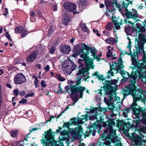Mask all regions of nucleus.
Segmentation results:
<instances>
[{
  "label": "nucleus",
  "mask_w": 146,
  "mask_h": 146,
  "mask_svg": "<svg viewBox=\"0 0 146 146\" xmlns=\"http://www.w3.org/2000/svg\"><path fill=\"white\" fill-rule=\"evenodd\" d=\"M88 115H83L82 116L81 120H86L87 119Z\"/></svg>",
  "instance_id": "nucleus-64"
},
{
  "label": "nucleus",
  "mask_w": 146,
  "mask_h": 146,
  "mask_svg": "<svg viewBox=\"0 0 146 146\" xmlns=\"http://www.w3.org/2000/svg\"><path fill=\"white\" fill-rule=\"evenodd\" d=\"M145 25L144 24L143 26H142V25L140 23H137L136 24V26L135 29H136V36L137 35V33H141L143 32L145 33L146 32V29L145 27Z\"/></svg>",
  "instance_id": "nucleus-18"
},
{
  "label": "nucleus",
  "mask_w": 146,
  "mask_h": 146,
  "mask_svg": "<svg viewBox=\"0 0 146 146\" xmlns=\"http://www.w3.org/2000/svg\"><path fill=\"white\" fill-rule=\"evenodd\" d=\"M94 63L93 61L90 63L89 62H86V68H85V73H86L88 75H89L90 74L89 70L90 68L94 69L95 66L94 65Z\"/></svg>",
  "instance_id": "nucleus-24"
},
{
  "label": "nucleus",
  "mask_w": 146,
  "mask_h": 146,
  "mask_svg": "<svg viewBox=\"0 0 146 146\" xmlns=\"http://www.w3.org/2000/svg\"><path fill=\"white\" fill-rule=\"evenodd\" d=\"M39 55L38 52L35 50L29 54L26 59V61L28 62H32L35 61Z\"/></svg>",
  "instance_id": "nucleus-16"
},
{
  "label": "nucleus",
  "mask_w": 146,
  "mask_h": 146,
  "mask_svg": "<svg viewBox=\"0 0 146 146\" xmlns=\"http://www.w3.org/2000/svg\"><path fill=\"white\" fill-rule=\"evenodd\" d=\"M13 93L16 96H17L19 94V90L17 89H15L13 90Z\"/></svg>",
  "instance_id": "nucleus-54"
},
{
  "label": "nucleus",
  "mask_w": 146,
  "mask_h": 146,
  "mask_svg": "<svg viewBox=\"0 0 146 146\" xmlns=\"http://www.w3.org/2000/svg\"><path fill=\"white\" fill-rule=\"evenodd\" d=\"M83 129L81 126L77 127L75 128H70L69 131L64 130L60 132V134L62 137L67 136H69V133L72 137L75 139H81L82 136Z\"/></svg>",
  "instance_id": "nucleus-6"
},
{
  "label": "nucleus",
  "mask_w": 146,
  "mask_h": 146,
  "mask_svg": "<svg viewBox=\"0 0 146 146\" xmlns=\"http://www.w3.org/2000/svg\"><path fill=\"white\" fill-rule=\"evenodd\" d=\"M105 41L108 43L114 45L115 43V39L113 38H108L106 39Z\"/></svg>",
  "instance_id": "nucleus-32"
},
{
  "label": "nucleus",
  "mask_w": 146,
  "mask_h": 146,
  "mask_svg": "<svg viewBox=\"0 0 146 146\" xmlns=\"http://www.w3.org/2000/svg\"><path fill=\"white\" fill-rule=\"evenodd\" d=\"M117 62L115 61L113 62L111 65V64L109 63L110 66V69L107 72L108 74H110L111 76H114V72L113 70H116L117 72H118L119 70L120 69V67L123 69L124 66L123 63V60L122 58L120 57L118 58L117 60Z\"/></svg>",
  "instance_id": "nucleus-9"
},
{
  "label": "nucleus",
  "mask_w": 146,
  "mask_h": 146,
  "mask_svg": "<svg viewBox=\"0 0 146 146\" xmlns=\"http://www.w3.org/2000/svg\"><path fill=\"white\" fill-rule=\"evenodd\" d=\"M125 22L123 23V21H121L119 23V25H122L123 24H125L126 23L127 24V22L128 21H127L126 19H125L124 20Z\"/></svg>",
  "instance_id": "nucleus-59"
},
{
  "label": "nucleus",
  "mask_w": 146,
  "mask_h": 146,
  "mask_svg": "<svg viewBox=\"0 0 146 146\" xmlns=\"http://www.w3.org/2000/svg\"><path fill=\"white\" fill-rule=\"evenodd\" d=\"M137 45L135 43V47L136 49L133 50V53L131 51V47L128 48L130 51L129 55L131 56L132 64L134 66V68L137 69L136 72L138 74L139 78L146 79V76L144 74L146 69V53H143V56L141 60V62L140 63V60H138V54L142 53V51L139 48H138Z\"/></svg>",
  "instance_id": "nucleus-2"
},
{
  "label": "nucleus",
  "mask_w": 146,
  "mask_h": 146,
  "mask_svg": "<svg viewBox=\"0 0 146 146\" xmlns=\"http://www.w3.org/2000/svg\"><path fill=\"white\" fill-rule=\"evenodd\" d=\"M52 132L51 129L45 131L43 135L44 136L45 139H42L41 140V143L43 144H45L46 146H49L54 141L53 135H52Z\"/></svg>",
  "instance_id": "nucleus-11"
},
{
  "label": "nucleus",
  "mask_w": 146,
  "mask_h": 146,
  "mask_svg": "<svg viewBox=\"0 0 146 146\" xmlns=\"http://www.w3.org/2000/svg\"><path fill=\"white\" fill-rule=\"evenodd\" d=\"M141 130L143 133L146 134V126H143L141 129Z\"/></svg>",
  "instance_id": "nucleus-58"
},
{
  "label": "nucleus",
  "mask_w": 146,
  "mask_h": 146,
  "mask_svg": "<svg viewBox=\"0 0 146 146\" xmlns=\"http://www.w3.org/2000/svg\"><path fill=\"white\" fill-rule=\"evenodd\" d=\"M3 92L1 86H0V110L2 107L3 103Z\"/></svg>",
  "instance_id": "nucleus-34"
},
{
  "label": "nucleus",
  "mask_w": 146,
  "mask_h": 146,
  "mask_svg": "<svg viewBox=\"0 0 146 146\" xmlns=\"http://www.w3.org/2000/svg\"><path fill=\"white\" fill-rule=\"evenodd\" d=\"M56 48L54 46H52L49 49V52L51 54L55 52Z\"/></svg>",
  "instance_id": "nucleus-50"
},
{
  "label": "nucleus",
  "mask_w": 146,
  "mask_h": 146,
  "mask_svg": "<svg viewBox=\"0 0 146 146\" xmlns=\"http://www.w3.org/2000/svg\"><path fill=\"white\" fill-rule=\"evenodd\" d=\"M57 79L60 81H65L66 80L65 78L61 77L60 74H59Z\"/></svg>",
  "instance_id": "nucleus-55"
},
{
  "label": "nucleus",
  "mask_w": 146,
  "mask_h": 146,
  "mask_svg": "<svg viewBox=\"0 0 146 146\" xmlns=\"http://www.w3.org/2000/svg\"><path fill=\"white\" fill-rule=\"evenodd\" d=\"M56 28L53 26H50L48 30V36L50 37H51L52 35L54 32Z\"/></svg>",
  "instance_id": "nucleus-30"
},
{
  "label": "nucleus",
  "mask_w": 146,
  "mask_h": 146,
  "mask_svg": "<svg viewBox=\"0 0 146 146\" xmlns=\"http://www.w3.org/2000/svg\"><path fill=\"white\" fill-rule=\"evenodd\" d=\"M140 120L141 119H140L133 120V124H131V126H130L131 127H129V128H131L134 127L135 128H137L140 127Z\"/></svg>",
  "instance_id": "nucleus-26"
},
{
  "label": "nucleus",
  "mask_w": 146,
  "mask_h": 146,
  "mask_svg": "<svg viewBox=\"0 0 146 146\" xmlns=\"http://www.w3.org/2000/svg\"><path fill=\"white\" fill-rule=\"evenodd\" d=\"M23 29L22 26H18L15 29V32L16 33L20 34L23 31Z\"/></svg>",
  "instance_id": "nucleus-35"
},
{
  "label": "nucleus",
  "mask_w": 146,
  "mask_h": 146,
  "mask_svg": "<svg viewBox=\"0 0 146 146\" xmlns=\"http://www.w3.org/2000/svg\"><path fill=\"white\" fill-rule=\"evenodd\" d=\"M88 1L87 0H80V3L78 4V6L80 9L82 11L85 8Z\"/></svg>",
  "instance_id": "nucleus-27"
},
{
  "label": "nucleus",
  "mask_w": 146,
  "mask_h": 146,
  "mask_svg": "<svg viewBox=\"0 0 146 146\" xmlns=\"http://www.w3.org/2000/svg\"><path fill=\"white\" fill-rule=\"evenodd\" d=\"M98 80L100 81H102L103 82L104 80H105V81L106 80L104 78V76L102 75H98L97 77Z\"/></svg>",
  "instance_id": "nucleus-44"
},
{
  "label": "nucleus",
  "mask_w": 146,
  "mask_h": 146,
  "mask_svg": "<svg viewBox=\"0 0 146 146\" xmlns=\"http://www.w3.org/2000/svg\"><path fill=\"white\" fill-rule=\"evenodd\" d=\"M19 130L16 129H12L10 132L11 136L13 138H16L17 137Z\"/></svg>",
  "instance_id": "nucleus-28"
},
{
  "label": "nucleus",
  "mask_w": 146,
  "mask_h": 146,
  "mask_svg": "<svg viewBox=\"0 0 146 146\" xmlns=\"http://www.w3.org/2000/svg\"><path fill=\"white\" fill-rule=\"evenodd\" d=\"M70 98L74 102L73 103L74 104H75L79 99V98H78L79 96L76 95H71L70 94Z\"/></svg>",
  "instance_id": "nucleus-33"
},
{
  "label": "nucleus",
  "mask_w": 146,
  "mask_h": 146,
  "mask_svg": "<svg viewBox=\"0 0 146 146\" xmlns=\"http://www.w3.org/2000/svg\"><path fill=\"white\" fill-rule=\"evenodd\" d=\"M50 74L52 76L56 78L57 79L59 75L58 74H55V73H54L52 72H50Z\"/></svg>",
  "instance_id": "nucleus-57"
},
{
  "label": "nucleus",
  "mask_w": 146,
  "mask_h": 146,
  "mask_svg": "<svg viewBox=\"0 0 146 146\" xmlns=\"http://www.w3.org/2000/svg\"><path fill=\"white\" fill-rule=\"evenodd\" d=\"M50 67L48 65H47L44 68V69L46 72H48L50 70Z\"/></svg>",
  "instance_id": "nucleus-62"
},
{
  "label": "nucleus",
  "mask_w": 146,
  "mask_h": 146,
  "mask_svg": "<svg viewBox=\"0 0 146 146\" xmlns=\"http://www.w3.org/2000/svg\"><path fill=\"white\" fill-rule=\"evenodd\" d=\"M26 80L25 77L22 73L17 74L14 79V83L17 85L21 84L25 82Z\"/></svg>",
  "instance_id": "nucleus-14"
},
{
  "label": "nucleus",
  "mask_w": 146,
  "mask_h": 146,
  "mask_svg": "<svg viewBox=\"0 0 146 146\" xmlns=\"http://www.w3.org/2000/svg\"><path fill=\"white\" fill-rule=\"evenodd\" d=\"M80 84H81V81L76 78L75 81V85H73V86H81L80 85Z\"/></svg>",
  "instance_id": "nucleus-45"
},
{
  "label": "nucleus",
  "mask_w": 146,
  "mask_h": 146,
  "mask_svg": "<svg viewBox=\"0 0 146 146\" xmlns=\"http://www.w3.org/2000/svg\"><path fill=\"white\" fill-rule=\"evenodd\" d=\"M139 113V117H136L138 119H140V117H142V119H141V121L142 124L146 125V109H145Z\"/></svg>",
  "instance_id": "nucleus-22"
},
{
  "label": "nucleus",
  "mask_w": 146,
  "mask_h": 146,
  "mask_svg": "<svg viewBox=\"0 0 146 146\" xmlns=\"http://www.w3.org/2000/svg\"><path fill=\"white\" fill-rule=\"evenodd\" d=\"M93 31L94 33H96V35L98 36H100V34L99 33L98 30L94 29L93 30Z\"/></svg>",
  "instance_id": "nucleus-61"
},
{
  "label": "nucleus",
  "mask_w": 146,
  "mask_h": 146,
  "mask_svg": "<svg viewBox=\"0 0 146 146\" xmlns=\"http://www.w3.org/2000/svg\"><path fill=\"white\" fill-rule=\"evenodd\" d=\"M26 94V92L24 90H22L19 92V94L22 97Z\"/></svg>",
  "instance_id": "nucleus-60"
},
{
  "label": "nucleus",
  "mask_w": 146,
  "mask_h": 146,
  "mask_svg": "<svg viewBox=\"0 0 146 146\" xmlns=\"http://www.w3.org/2000/svg\"><path fill=\"white\" fill-rule=\"evenodd\" d=\"M73 87V85L72 84H70V86L67 85L64 88V89L66 90V92L68 93L69 92V90H70L71 93L70 94L72 95V88Z\"/></svg>",
  "instance_id": "nucleus-38"
},
{
  "label": "nucleus",
  "mask_w": 146,
  "mask_h": 146,
  "mask_svg": "<svg viewBox=\"0 0 146 146\" xmlns=\"http://www.w3.org/2000/svg\"><path fill=\"white\" fill-rule=\"evenodd\" d=\"M67 138L66 137H62V138L60 139V140H59V144H60V145L61 146H63L64 144L62 142V141L66 140H67Z\"/></svg>",
  "instance_id": "nucleus-43"
},
{
  "label": "nucleus",
  "mask_w": 146,
  "mask_h": 146,
  "mask_svg": "<svg viewBox=\"0 0 146 146\" xmlns=\"http://www.w3.org/2000/svg\"><path fill=\"white\" fill-rule=\"evenodd\" d=\"M92 108L90 110V112L93 113L95 111H97L98 110V108L97 107H91Z\"/></svg>",
  "instance_id": "nucleus-51"
},
{
  "label": "nucleus",
  "mask_w": 146,
  "mask_h": 146,
  "mask_svg": "<svg viewBox=\"0 0 146 146\" xmlns=\"http://www.w3.org/2000/svg\"><path fill=\"white\" fill-rule=\"evenodd\" d=\"M105 3L107 8L108 7H110L111 9V10H108L109 12H113L115 10L114 6L115 2H114L111 0H105Z\"/></svg>",
  "instance_id": "nucleus-19"
},
{
  "label": "nucleus",
  "mask_w": 146,
  "mask_h": 146,
  "mask_svg": "<svg viewBox=\"0 0 146 146\" xmlns=\"http://www.w3.org/2000/svg\"><path fill=\"white\" fill-rule=\"evenodd\" d=\"M117 82V80L116 79H112L110 80H106L105 82L103 83L104 86L101 87V88H103V90L105 91V95H110L108 99L110 101H112L113 99V96L112 93L114 87L112 86V85H115Z\"/></svg>",
  "instance_id": "nucleus-7"
},
{
  "label": "nucleus",
  "mask_w": 146,
  "mask_h": 146,
  "mask_svg": "<svg viewBox=\"0 0 146 146\" xmlns=\"http://www.w3.org/2000/svg\"><path fill=\"white\" fill-rule=\"evenodd\" d=\"M132 1H130L129 0H123L122 4L121 5V7L124 8L125 11V13L124 14L126 17L127 19L132 18L135 21V22H138L141 21L136 18L138 17V14L136 10L133 9L132 11H129L127 9L128 6L130 4H132Z\"/></svg>",
  "instance_id": "nucleus-5"
},
{
  "label": "nucleus",
  "mask_w": 146,
  "mask_h": 146,
  "mask_svg": "<svg viewBox=\"0 0 146 146\" xmlns=\"http://www.w3.org/2000/svg\"><path fill=\"white\" fill-rule=\"evenodd\" d=\"M35 95V94L34 93V92H32L31 93H29V94H27L25 95V97L26 98L29 97H33Z\"/></svg>",
  "instance_id": "nucleus-47"
},
{
  "label": "nucleus",
  "mask_w": 146,
  "mask_h": 146,
  "mask_svg": "<svg viewBox=\"0 0 146 146\" xmlns=\"http://www.w3.org/2000/svg\"><path fill=\"white\" fill-rule=\"evenodd\" d=\"M90 53L91 52H88V51L87 52L82 54L80 55V57L82 58L83 59H78V64L79 66L77 67L78 69H79L81 67H83L84 63L86 66V62H89L90 63L93 61L94 59V58L92 59L88 56Z\"/></svg>",
  "instance_id": "nucleus-10"
},
{
  "label": "nucleus",
  "mask_w": 146,
  "mask_h": 146,
  "mask_svg": "<svg viewBox=\"0 0 146 146\" xmlns=\"http://www.w3.org/2000/svg\"><path fill=\"white\" fill-rule=\"evenodd\" d=\"M71 19L69 16L68 14H65L62 20V23L65 25H67Z\"/></svg>",
  "instance_id": "nucleus-25"
},
{
  "label": "nucleus",
  "mask_w": 146,
  "mask_h": 146,
  "mask_svg": "<svg viewBox=\"0 0 146 146\" xmlns=\"http://www.w3.org/2000/svg\"><path fill=\"white\" fill-rule=\"evenodd\" d=\"M115 4L116 5V7L118 9L119 11L120 12L122 11V10L121 8V6L117 2H115Z\"/></svg>",
  "instance_id": "nucleus-46"
},
{
  "label": "nucleus",
  "mask_w": 146,
  "mask_h": 146,
  "mask_svg": "<svg viewBox=\"0 0 146 146\" xmlns=\"http://www.w3.org/2000/svg\"><path fill=\"white\" fill-rule=\"evenodd\" d=\"M5 35L6 37L10 41H12V40L11 37L10 35L9 34L8 32L6 31L5 33Z\"/></svg>",
  "instance_id": "nucleus-48"
},
{
  "label": "nucleus",
  "mask_w": 146,
  "mask_h": 146,
  "mask_svg": "<svg viewBox=\"0 0 146 146\" xmlns=\"http://www.w3.org/2000/svg\"><path fill=\"white\" fill-rule=\"evenodd\" d=\"M52 9L54 11H55L57 10V5L56 4L53 3L52 4Z\"/></svg>",
  "instance_id": "nucleus-49"
},
{
  "label": "nucleus",
  "mask_w": 146,
  "mask_h": 146,
  "mask_svg": "<svg viewBox=\"0 0 146 146\" xmlns=\"http://www.w3.org/2000/svg\"><path fill=\"white\" fill-rule=\"evenodd\" d=\"M64 124L62 126V127H66L69 128L70 125H71L70 122L68 121V122H64Z\"/></svg>",
  "instance_id": "nucleus-42"
},
{
  "label": "nucleus",
  "mask_w": 146,
  "mask_h": 146,
  "mask_svg": "<svg viewBox=\"0 0 146 146\" xmlns=\"http://www.w3.org/2000/svg\"><path fill=\"white\" fill-rule=\"evenodd\" d=\"M60 50L63 53L68 54L71 51V47L69 45L62 44L60 46Z\"/></svg>",
  "instance_id": "nucleus-21"
},
{
  "label": "nucleus",
  "mask_w": 146,
  "mask_h": 146,
  "mask_svg": "<svg viewBox=\"0 0 146 146\" xmlns=\"http://www.w3.org/2000/svg\"><path fill=\"white\" fill-rule=\"evenodd\" d=\"M125 92V95L128 96L131 95L133 98V102L130 107L132 109L134 115L136 117H139V113L145 110V108H143L139 107L138 108H136L137 106V102L138 101L141 100L144 96V92Z\"/></svg>",
  "instance_id": "nucleus-4"
},
{
  "label": "nucleus",
  "mask_w": 146,
  "mask_h": 146,
  "mask_svg": "<svg viewBox=\"0 0 146 146\" xmlns=\"http://www.w3.org/2000/svg\"><path fill=\"white\" fill-rule=\"evenodd\" d=\"M126 119H125L123 121V120H118L117 121L116 123V126L117 127L120 126L121 125H123L124 127H131V124L130 122L129 121H128L127 123H126L125 120Z\"/></svg>",
  "instance_id": "nucleus-23"
},
{
  "label": "nucleus",
  "mask_w": 146,
  "mask_h": 146,
  "mask_svg": "<svg viewBox=\"0 0 146 146\" xmlns=\"http://www.w3.org/2000/svg\"><path fill=\"white\" fill-rule=\"evenodd\" d=\"M119 73L122 75H126L128 76V77H129V75H130L129 73L126 71H125L123 70V69L122 67H120V69L119 70Z\"/></svg>",
  "instance_id": "nucleus-39"
},
{
  "label": "nucleus",
  "mask_w": 146,
  "mask_h": 146,
  "mask_svg": "<svg viewBox=\"0 0 146 146\" xmlns=\"http://www.w3.org/2000/svg\"><path fill=\"white\" fill-rule=\"evenodd\" d=\"M27 100L26 99L23 98L19 101V103L20 104H25L27 103Z\"/></svg>",
  "instance_id": "nucleus-56"
},
{
  "label": "nucleus",
  "mask_w": 146,
  "mask_h": 146,
  "mask_svg": "<svg viewBox=\"0 0 146 146\" xmlns=\"http://www.w3.org/2000/svg\"><path fill=\"white\" fill-rule=\"evenodd\" d=\"M112 21L113 23L114 24V27H115L116 30L120 29L121 27L117 21L116 20L115 21L113 19H112Z\"/></svg>",
  "instance_id": "nucleus-36"
},
{
  "label": "nucleus",
  "mask_w": 146,
  "mask_h": 146,
  "mask_svg": "<svg viewBox=\"0 0 146 146\" xmlns=\"http://www.w3.org/2000/svg\"><path fill=\"white\" fill-rule=\"evenodd\" d=\"M40 86L42 87L45 88L46 87V85L45 83V80H42L40 82Z\"/></svg>",
  "instance_id": "nucleus-52"
},
{
  "label": "nucleus",
  "mask_w": 146,
  "mask_h": 146,
  "mask_svg": "<svg viewBox=\"0 0 146 146\" xmlns=\"http://www.w3.org/2000/svg\"><path fill=\"white\" fill-rule=\"evenodd\" d=\"M73 52L72 56L74 58L77 56L80 55L82 54L88 52H91L90 56L94 57V59H96L98 61H100V59L97 56V50L94 47L89 46L85 43H79L75 45L73 48Z\"/></svg>",
  "instance_id": "nucleus-3"
},
{
  "label": "nucleus",
  "mask_w": 146,
  "mask_h": 146,
  "mask_svg": "<svg viewBox=\"0 0 146 146\" xmlns=\"http://www.w3.org/2000/svg\"><path fill=\"white\" fill-rule=\"evenodd\" d=\"M86 89L83 86H73L72 88V95H76L79 96V98H82L83 96V92Z\"/></svg>",
  "instance_id": "nucleus-13"
},
{
  "label": "nucleus",
  "mask_w": 146,
  "mask_h": 146,
  "mask_svg": "<svg viewBox=\"0 0 146 146\" xmlns=\"http://www.w3.org/2000/svg\"><path fill=\"white\" fill-rule=\"evenodd\" d=\"M65 9L68 12H71L76 9V5L73 3L67 2L64 3Z\"/></svg>",
  "instance_id": "nucleus-17"
},
{
  "label": "nucleus",
  "mask_w": 146,
  "mask_h": 146,
  "mask_svg": "<svg viewBox=\"0 0 146 146\" xmlns=\"http://www.w3.org/2000/svg\"><path fill=\"white\" fill-rule=\"evenodd\" d=\"M135 43L137 46V47L140 49L143 53H146L144 50V44L146 42V35L143 33H139L137 39L135 40Z\"/></svg>",
  "instance_id": "nucleus-12"
},
{
  "label": "nucleus",
  "mask_w": 146,
  "mask_h": 146,
  "mask_svg": "<svg viewBox=\"0 0 146 146\" xmlns=\"http://www.w3.org/2000/svg\"><path fill=\"white\" fill-rule=\"evenodd\" d=\"M56 117V116H50V117L49 119H48L46 121V123H48V122H51V119L52 118H54Z\"/></svg>",
  "instance_id": "nucleus-63"
},
{
  "label": "nucleus",
  "mask_w": 146,
  "mask_h": 146,
  "mask_svg": "<svg viewBox=\"0 0 146 146\" xmlns=\"http://www.w3.org/2000/svg\"><path fill=\"white\" fill-rule=\"evenodd\" d=\"M111 115H106V118H103L100 117V119L90 125L88 128V130L85 132L84 136L85 137H89L91 134L95 136L96 132L97 131L98 133H100L101 131L102 126L105 127L107 126L106 129L104 130V135L109 132L108 134H110V130L111 133H116V130H113V127L115 125V119L112 118Z\"/></svg>",
  "instance_id": "nucleus-1"
},
{
  "label": "nucleus",
  "mask_w": 146,
  "mask_h": 146,
  "mask_svg": "<svg viewBox=\"0 0 146 146\" xmlns=\"http://www.w3.org/2000/svg\"><path fill=\"white\" fill-rule=\"evenodd\" d=\"M81 69L78 70V72L77 73L76 75L78 76L80 75L82 76L84 78L86 77V76L85 75V68L83 67H81Z\"/></svg>",
  "instance_id": "nucleus-29"
},
{
  "label": "nucleus",
  "mask_w": 146,
  "mask_h": 146,
  "mask_svg": "<svg viewBox=\"0 0 146 146\" xmlns=\"http://www.w3.org/2000/svg\"><path fill=\"white\" fill-rule=\"evenodd\" d=\"M70 121L71 125H76L78 124V121L76 118L75 117L71 118Z\"/></svg>",
  "instance_id": "nucleus-40"
},
{
  "label": "nucleus",
  "mask_w": 146,
  "mask_h": 146,
  "mask_svg": "<svg viewBox=\"0 0 146 146\" xmlns=\"http://www.w3.org/2000/svg\"><path fill=\"white\" fill-rule=\"evenodd\" d=\"M136 71H133L131 74L129 75V78H132L133 80H130L129 84L125 87L126 89L125 90V92H137L139 91L144 92L141 89H137L135 85L137 78L136 76Z\"/></svg>",
  "instance_id": "nucleus-8"
},
{
  "label": "nucleus",
  "mask_w": 146,
  "mask_h": 146,
  "mask_svg": "<svg viewBox=\"0 0 146 146\" xmlns=\"http://www.w3.org/2000/svg\"><path fill=\"white\" fill-rule=\"evenodd\" d=\"M29 32L27 29H23V30L21 33V37L23 38L25 37L27 35V34L29 33Z\"/></svg>",
  "instance_id": "nucleus-41"
},
{
  "label": "nucleus",
  "mask_w": 146,
  "mask_h": 146,
  "mask_svg": "<svg viewBox=\"0 0 146 146\" xmlns=\"http://www.w3.org/2000/svg\"><path fill=\"white\" fill-rule=\"evenodd\" d=\"M136 29L133 26L132 27L128 25H125V31L127 35H129L133 36H136Z\"/></svg>",
  "instance_id": "nucleus-15"
},
{
  "label": "nucleus",
  "mask_w": 146,
  "mask_h": 146,
  "mask_svg": "<svg viewBox=\"0 0 146 146\" xmlns=\"http://www.w3.org/2000/svg\"><path fill=\"white\" fill-rule=\"evenodd\" d=\"M64 66L66 68H68L70 67L72 71L75 70L77 66L74 64V62L71 60H67L65 61Z\"/></svg>",
  "instance_id": "nucleus-20"
},
{
  "label": "nucleus",
  "mask_w": 146,
  "mask_h": 146,
  "mask_svg": "<svg viewBox=\"0 0 146 146\" xmlns=\"http://www.w3.org/2000/svg\"><path fill=\"white\" fill-rule=\"evenodd\" d=\"M82 31L84 32H87L88 31V28L87 27L86 24L85 23H80L79 25Z\"/></svg>",
  "instance_id": "nucleus-31"
},
{
  "label": "nucleus",
  "mask_w": 146,
  "mask_h": 146,
  "mask_svg": "<svg viewBox=\"0 0 146 146\" xmlns=\"http://www.w3.org/2000/svg\"><path fill=\"white\" fill-rule=\"evenodd\" d=\"M102 33L105 36H109L110 34V32L106 30L103 31H102Z\"/></svg>",
  "instance_id": "nucleus-53"
},
{
  "label": "nucleus",
  "mask_w": 146,
  "mask_h": 146,
  "mask_svg": "<svg viewBox=\"0 0 146 146\" xmlns=\"http://www.w3.org/2000/svg\"><path fill=\"white\" fill-rule=\"evenodd\" d=\"M113 26V24L112 23L108 22L106 26V29L107 30L110 31L112 29Z\"/></svg>",
  "instance_id": "nucleus-37"
}]
</instances>
